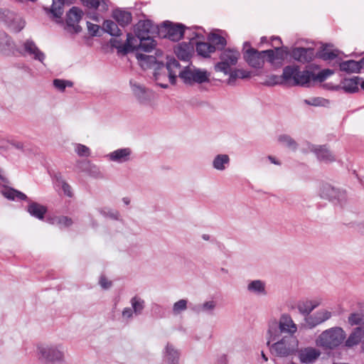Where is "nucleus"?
<instances>
[{"label":"nucleus","mask_w":364,"mask_h":364,"mask_svg":"<svg viewBox=\"0 0 364 364\" xmlns=\"http://www.w3.org/2000/svg\"><path fill=\"white\" fill-rule=\"evenodd\" d=\"M298 326L290 314L283 313L279 320L275 318H270L267 322V345L269 346L272 341H276L282 335L296 336Z\"/></svg>","instance_id":"nucleus-1"},{"label":"nucleus","mask_w":364,"mask_h":364,"mask_svg":"<svg viewBox=\"0 0 364 364\" xmlns=\"http://www.w3.org/2000/svg\"><path fill=\"white\" fill-rule=\"evenodd\" d=\"M36 355L43 364L66 363V348L63 343H38L36 346Z\"/></svg>","instance_id":"nucleus-2"},{"label":"nucleus","mask_w":364,"mask_h":364,"mask_svg":"<svg viewBox=\"0 0 364 364\" xmlns=\"http://www.w3.org/2000/svg\"><path fill=\"white\" fill-rule=\"evenodd\" d=\"M272 354L277 357L286 358L294 354L299 347L296 336L282 335L268 346Z\"/></svg>","instance_id":"nucleus-3"},{"label":"nucleus","mask_w":364,"mask_h":364,"mask_svg":"<svg viewBox=\"0 0 364 364\" xmlns=\"http://www.w3.org/2000/svg\"><path fill=\"white\" fill-rule=\"evenodd\" d=\"M346 338V333L341 327H332L323 331L316 339L317 346L324 349H333Z\"/></svg>","instance_id":"nucleus-4"},{"label":"nucleus","mask_w":364,"mask_h":364,"mask_svg":"<svg viewBox=\"0 0 364 364\" xmlns=\"http://www.w3.org/2000/svg\"><path fill=\"white\" fill-rule=\"evenodd\" d=\"M0 22L11 32L18 33L26 26L24 18L15 11L0 6Z\"/></svg>","instance_id":"nucleus-5"},{"label":"nucleus","mask_w":364,"mask_h":364,"mask_svg":"<svg viewBox=\"0 0 364 364\" xmlns=\"http://www.w3.org/2000/svg\"><path fill=\"white\" fill-rule=\"evenodd\" d=\"M282 77L288 82H292L294 85H307L312 80H314L313 73L309 70H299L298 66L289 65L284 68Z\"/></svg>","instance_id":"nucleus-6"},{"label":"nucleus","mask_w":364,"mask_h":364,"mask_svg":"<svg viewBox=\"0 0 364 364\" xmlns=\"http://www.w3.org/2000/svg\"><path fill=\"white\" fill-rule=\"evenodd\" d=\"M15 52L23 57L30 58L44 65L46 54L31 38H27L16 46Z\"/></svg>","instance_id":"nucleus-7"},{"label":"nucleus","mask_w":364,"mask_h":364,"mask_svg":"<svg viewBox=\"0 0 364 364\" xmlns=\"http://www.w3.org/2000/svg\"><path fill=\"white\" fill-rule=\"evenodd\" d=\"M179 77L185 84L192 85L209 82L210 73L204 69L186 67L179 73Z\"/></svg>","instance_id":"nucleus-8"},{"label":"nucleus","mask_w":364,"mask_h":364,"mask_svg":"<svg viewBox=\"0 0 364 364\" xmlns=\"http://www.w3.org/2000/svg\"><path fill=\"white\" fill-rule=\"evenodd\" d=\"M136 58L139 61L140 66L143 69L153 68L154 70V75L155 77V80L157 81V84L160 87L163 88L168 87L167 84H164L159 82L161 79V74L159 73V71L161 69H164V62L162 60L157 59V58L155 56L149 55L139 53H136Z\"/></svg>","instance_id":"nucleus-9"},{"label":"nucleus","mask_w":364,"mask_h":364,"mask_svg":"<svg viewBox=\"0 0 364 364\" xmlns=\"http://www.w3.org/2000/svg\"><path fill=\"white\" fill-rule=\"evenodd\" d=\"M244 58L249 65L255 68H259L262 67L265 58L270 63H273L274 53L272 50L258 52L254 48H249L244 52Z\"/></svg>","instance_id":"nucleus-10"},{"label":"nucleus","mask_w":364,"mask_h":364,"mask_svg":"<svg viewBox=\"0 0 364 364\" xmlns=\"http://www.w3.org/2000/svg\"><path fill=\"white\" fill-rule=\"evenodd\" d=\"M240 56V54L238 50L234 49L224 50L220 54V61L215 65V71L223 73H229L230 68L237 64Z\"/></svg>","instance_id":"nucleus-11"},{"label":"nucleus","mask_w":364,"mask_h":364,"mask_svg":"<svg viewBox=\"0 0 364 364\" xmlns=\"http://www.w3.org/2000/svg\"><path fill=\"white\" fill-rule=\"evenodd\" d=\"M159 33L163 35L164 37L172 41H178L183 36V26L179 23L174 24L170 21H166L161 26Z\"/></svg>","instance_id":"nucleus-12"},{"label":"nucleus","mask_w":364,"mask_h":364,"mask_svg":"<svg viewBox=\"0 0 364 364\" xmlns=\"http://www.w3.org/2000/svg\"><path fill=\"white\" fill-rule=\"evenodd\" d=\"M132 156V150L129 147L117 149L105 156V158L111 162L116 164H124L130 161Z\"/></svg>","instance_id":"nucleus-13"},{"label":"nucleus","mask_w":364,"mask_h":364,"mask_svg":"<svg viewBox=\"0 0 364 364\" xmlns=\"http://www.w3.org/2000/svg\"><path fill=\"white\" fill-rule=\"evenodd\" d=\"M321 304L322 299L320 297L305 299L298 301L297 309L299 312L306 318L310 316V314Z\"/></svg>","instance_id":"nucleus-14"},{"label":"nucleus","mask_w":364,"mask_h":364,"mask_svg":"<svg viewBox=\"0 0 364 364\" xmlns=\"http://www.w3.org/2000/svg\"><path fill=\"white\" fill-rule=\"evenodd\" d=\"M331 316L332 314L331 311L326 309H321L314 314L304 318V321L309 328H313L328 320Z\"/></svg>","instance_id":"nucleus-15"},{"label":"nucleus","mask_w":364,"mask_h":364,"mask_svg":"<svg viewBox=\"0 0 364 364\" xmlns=\"http://www.w3.org/2000/svg\"><path fill=\"white\" fill-rule=\"evenodd\" d=\"M130 86L134 96L141 104H148L151 99V92L135 80H130Z\"/></svg>","instance_id":"nucleus-16"},{"label":"nucleus","mask_w":364,"mask_h":364,"mask_svg":"<svg viewBox=\"0 0 364 364\" xmlns=\"http://www.w3.org/2000/svg\"><path fill=\"white\" fill-rule=\"evenodd\" d=\"M298 351V358L301 363L311 364L315 363L321 355V351L314 347L302 348Z\"/></svg>","instance_id":"nucleus-17"},{"label":"nucleus","mask_w":364,"mask_h":364,"mask_svg":"<svg viewBox=\"0 0 364 364\" xmlns=\"http://www.w3.org/2000/svg\"><path fill=\"white\" fill-rule=\"evenodd\" d=\"M83 15L82 11L78 7L73 6L67 13L66 23L68 27L72 28L75 33H79L81 27L78 25Z\"/></svg>","instance_id":"nucleus-18"},{"label":"nucleus","mask_w":364,"mask_h":364,"mask_svg":"<svg viewBox=\"0 0 364 364\" xmlns=\"http://www.w3.org/2000/svg\"><path fill=\"white\" fill-rule=\"evenodd\" d=\"M110 42L112 46L116 48L119 53L122 54H127L134 50L137 46V39L131 33L127 34L126 43L124 44L117 39H112Z\"/></svg>","instance_id":"nucleus-19"},{"label":"nucleus","mask_w":364,"mask_h":364,"mask_svg":"<svg viewBox=\"0 0 364 364\" xmlns=\"http://www.w3.org/2000/svg\"><path fill=\"white\" fill-rule=\"evenodd\" d=\"M162 355L166 364H179L181 353L173 344L168 343L166 345Z\"/></svg>","instance_id":"nucleus-20"},{"label":"nucleus","mask_w":364,"mask_h":364,"mask_svg":"<svg viewBox=\"0 0 364 364\" xmlns=\"http://www.w3.org/2000/svg\"><path fill=\"white\" fill-rule=\"evenodd\" d=\"M246 289L248 293L256 296H265L267 295V284L261 279L249 281Z\"/></svg>","instance_id":"nucleus-21"},{"label":"nucleus","mask_w":364,"mask_h":364,"mask_svg":"<svg viewBox=\"0 0 364 364\" xmlns=\"http://www.w3.org/2000/svg\"><path fill=\"white\" fill-rule=\"evenodd\" d=\"M156 27L149 20L139 21L134 27L135 38L149 36V34L156 32Z\"/></svg>","instance_id":"nucleus-22"},{"label":"nucleus","mask_w":364,"mask_h":364,"mask_svg":"<svg viewBox=\"0 0 364 364\" xmlns=\"http://www.w3.org/2000/svg\"><path fill=\"white\" fill-rule=\"evenodd\" d=\"M194 52V46L192 43H178L174 48V53L178 59L188 62L191 58Z\"/></svg>","instance_id":"nucleus-23"},{"label":"nucleus","mask_w":364,"mask_h":364,"mask_svg":"<svg viewBox=\"0 0 364 364\" xmlns=\"http://www.w3.org/2000/svg\"><path fill=\"white\" fill-rule=\"evenodd\" d=\"M309 148L311 151L316 154V157L320 161L330 162L335 160L334 156L326 146L310 145Z\"/></svg>","instance_id":"nucleus-24"},{"label":"nucleus","mask_w":364,"mask_h":364,"mask_svg":"<svg viewBox=\"0 0 364 364\" xmlns=\"http://www.w3.org/2000/svg\"><path fill=\"white\" fill-rule=\"evenodd\" d=\"M28 201V205L26 208L27 212L33 217L43 220L47 212V208L38 203L32 201L31 200H26Z\"/></svg>","instance_id":"nucleus-25"},{"label":"nucleus","mask_w":364,"mask_h":364,"mask_svg":"<svg viewBox=\"0 0 364 364\" xmlns=\"http://www.w3.org/2000/svg\"><path fill=\"white\" fill-rule=\"evenodd\" d=\"M313 49L304 48H295L291 52V57L301 63L310 62L313 58Z\"/></svg>","instance_id":"nucleus-26"},{"label":"nucleus","mask_w":364,"mask_h":364,"mask_svg":"<svg viewBox=\"0 0 364 364\" xmlns=\"http://www.w3.org/2000/svg\"><path fill=\"white\" fill-rule=\"evenodd\" d=\"M166 70L168 73L170 82L174 85L176 82L177 76L179 77V73L181 72L179 63L173 57H167Z\"/></svg>","instance_id":"nucleus-27"},{"label":"nucleus","mask_w":364,"mask_h":364,"mask_svg":"<svg viewBox=\"0 0 364 364\" xmlns=\"http://www.w3.org/2000/svg\"><path fill=\"white\" fill-rule=\"evenodd\" d=\"M336 63L339 65L341 71L347 73H359L362 69L361 60L359 61L353 60L341 61V60H336Z\"/></svg>","instance_id":"nucleus-28"},{"label":"nucleus","mask_w":364,"mask_h":364,"mask_svg":"<svg viewBox=\"0 0 364 364\" xmlns=\"http://www.w3.org/2000/svg\"><path fill=\"white\" fill-rule=\"evenodd\" d=\"M16 46L12 38L6 32L0 31V53H15Z\"/></svg>","instance_id":"nucleus-29"},{"label":"nucleus","mask_w":364,"mask_h":364,"mask_svg":"<svg viewBox=\"0 0 364 364\" xmlns=\"http://www.w3.org/2000/svg\"><path fill=\"white\" fill-rule=\"evenodd\" d=\"M360 80L361 78L359 77L345 78L341 81V86L346 92H355L358 90V85Z\"/></svg>","instance_id":"nucleus-30"},{"label":"nucleus","mask_w":364,"mask_h":364,"mask_svg":"<svg viewBox=\"0 0 364 364\" xmlns=\"http://www.w3.org/2000/svg\"><path fill=\"white\" fill-rule=\"evenodd\" d=\"M364 337V328L362 327L355 328L346 341L347 347H353L358 345Z\"/></svg>","instance_id":"nucleus-31"},{"label":"nucleus","mask_w":364,"mask_h":364,"mask_svg":"<svg viewBox=\"0 0 364 364\" xmlns=\"http://www.w3.org/2000/svg\"><path fill=\"white\" fill-rule=\"evenodd\" d=\"M47 222L51 225H56L60 228L70 227L73 224L71 218L63 215H53L47 218Z\"/></svg>","instance_id":"nucleus-32"},{"label":"nucleus","mask_w":364,"mask_h":364,"mask_svg":"<svg viewBox=\"0 0 364 364\" xmlns=\"http://www.w3.org/2000/svg\"><path fill=\"white\" fill-rule=\"evenodd\" d=\"M230 161L228 154H218L214 157L212 165L214 169L223 171L229 166Z\"/></svg>","instance_id":"nucleus-33"},{"label":"nucleus","mask_w":364,"mask_h":364,"mask_svg":"<svg viewBox=\"0 0 364 364\" xmlns=\"http://www.w3.org/2000/svg\"><path fill=\"white\" fill-rule=\"evenodd\" d=\"M137 39V46L136 49L141 50L145 52L151 51L156 46V41L150 36L144 38H136Z\"/></svg>","instance_id":"nucleus-34"},{"label":"nucleus","mask_w":364,"mask_h":364,"mask_svg":"<svg viewBox=\"0 0 364 364\" xmlns=\"http://www.w3.org/2000/svg\"><path fill=\"white\" fill-rule=\"evenodd\" d=\"M2 195L11 200H26L28 199L26 194L16 189L6 187L1 190Z\"/></svg>","instance_id":"nucleus-35"},{"label":"nucleus","mask_w":364,"mask_h":364,"mask_svg":"<svg viewBox=\"0 0 364 364\" xmlns=\"http://www.w3.org/2000/svg\"><path fill=\"white\" fill-rule=\"evenodd\" d=\"M112 17L122 26L128 25L132 21V14L128 11L120 9L114 10L112 14Z\"/></svg>","instance_id":"nucleus-36"},{"label":"nucleus","mask_w":364,"mask_h":364,"mask_svg":"<svg viewBox=\"0 0 364 364\" xmlns=\"http://www.w3.org/2000/svg\"><path fill=\"white\" fill-rule=\"evenodd\" d=\"M196 52L198 55L203 58H209L215 51V47L209 43L200 42L196 44Z\"/></svg>","instance_id":"nucleus-37"},{"label":"nucleus","mask_w":364,"mask_h":364,"mask_svg":"<svg viewBox=\"0 0 364 364\" xmlns=\"http://www.w3.org/2000/svg\"><path fill=\"white\" fill-rule=\"evenodd\" d=\"M320 196L323 198L333 200L338 198V191L331 185L325 183L320 188Z\"/></svg>","instance_id":"nucleus-38"},{"label":"nucleus","mask_w":364,"mask_h":364,"mask_svg":"<svg viewBox=\"0 0 364 364\" xmlns=\"http://www.w3.org/2000/svg\"><path fill=\"white\" fill-rule=\"evenodd\" d=\"M83 4L90 8L105 12L108 9V0H82Z\"/></svg>","instance_id":"nucleus-39"},{"label":"nucleus","mask_w":364,"mask_h":364,"mask_svg":"<svg viewBox=\"0 0 364 364\" xmlns=\"http://www.w3.org/2000/svg\"><path fill=\"white\" fill-rule=\"evenodd\" d=\"M130 304L133 312L135 313V316H139L142 314L145 308V301L139 296H133L130 300Z\"/></svg>","instance_id":"nucleus-40"},{"label":"nucleus","mask_w":364,"mask_h":364,"mask_svg":"<svg viewBox=\"0 0 364 364\" xmlns=\"http://www.w3.org/2000/svg\"><path fill=\"white\" fill-rule=\"evenodd\" d=\"M217 306V302L214 300L205 301L196 307V311L198 313H205L213 314Z\"/></svg>","instance_id":"nucleus-41"},{"label":"nucleus","mask_w":364,"mask_h":364,"mask_svg":"<svg viewBox=\"0 0 364 364\" xmlns=\"http://www.w3.org/2000/svg\"><path fill=\"white\" fill-rule=\"evenodd\" d=\"M64 0H53L50 12L54 18H60L63 14Z\"/></svg>","instance_id":"nucleus-42"},{"label":"nucleus","mask_w":364,"mask_h":364,"mask_svg":"<svg viewBox=\"0 0 364 364\" xmlns=\"http://www.w3.org/2000/svg\"><path fill=\"white\" fill-rule=\"evenodd\" d=\"M103 28L105 32L112 36H118L121 35V31L118 26L111 20H106L104 21Z\"/></svg>","instance_id":"nucleus-43"},{"label":"nucleus","mask_w":364,"mask_h":364,"mask_svg":"<svg viewBox=\"0 0 364 364\" xmlns=\"http://www.w3.org/2000/svg\"><path fill=\"white\" fill-rule=\"evenodd\" d=\"M277 141L280 144L285 146L291 150H295L297 147V144L295 140L288 134H283L279 135Z\"/></svg>","instance_id":"nucleus-44"},{"label":"nucleus","mask_w":364,"mask_h":364,"mask_svg":"<svg viewBox=\"0 0 364 364\" xmlns=\"http://www.w3.org/2000/svg\"><path fill=\"white\" fill-rule=\"evenodd\" d=\"M75 153L80 157H89L91 155L90 149L82 144H73Z\"/></svg>","instance_id":"nucleus-45"},{"label":"nucleus","mask_w":364,"mask_h":364,"mask_svg":"<svg viewBox=\"0 0 364 364\" xmlns=\"http://www.w3.org/2000/svg\"><path fill=\"white\" fill-rule=\"evenodd\" d=\"M304 103L315 107H328L330 105L328 100L320 97L304 100Z\"/></svg>","instance_id":"nucleus-46"},{"label":"nucleus","mask_w":364,"mask_h":364,"mask_svg":"<svg viewBox=\"0 0 364 364\" xmlns=\"http://www.w3.org/2000/svg\"><path fill=\"white\" fill-rule=\"evenodd\" d=\"M338 50H331L328 47L323 48L319 54L320 58L324 60H331L334 59H336V60H339L338 58Z\"/></svg>","instance_id":"nucleus-47"},{"label":"nucleus","mask_w":364,"mask_h":364,"mask_svg":"<svg viewBox=\"0 0 364 364\" xmlns=\"http://www.w3.org/2000/svg\"><path fill=\"white\" fill-rule=\"evenodd\" d=\"M188 300L180 299L175 302L172 307V313L173 315L177 316L187 309Z\"/></svg>","instance_id":"nucleus-48"},{"label":"nucleus","mask_w":364,"mask_h":364,"mask_svg":"<svg viewBox=\"0 0 364 364\" xmlns=\"http://www.w3.org/2000/svg\"><path fill=\"white\" fill-rule=\"evenodd\" d=\"M99 212L104 217L109 218L112 220H119L120 216L119 213L117 210L107 207L100 208Z\"/></svg>","instance_id":"nucleus-49"},{"label":"nucleus","mask_w":364,"mask_h":364,"mask_svg":"<svg viewBox=\"0 0 364 364\" xmlns=\"http://www.w3.org/2000/svg\"><path fill=\"white\" fill-rule=\"evenodd\" d=\"M73 85V82L70 80L62 79H55L53 80V86L60 92H63L67 87H71Z\"/></svg>","instance_id":"nucleus-50"},{"label":"nucleus","mask_w":364,"mask_h":364,"mask_svg":"<svg viewBox=\"0 0 364 364\" xmlns=\"http://www.w3.org/2000/svg\"><path fill=\"white\" fill-rule=\"evenodd\" d=\"M208 40L219 47H224L226 45L225 38L217 33H211L208 37Z\"/></svg>","instance_id":"nucleus-51"},{"label":"nucleus","mask_w":364,"mask_h":364,"mask_svg":"<svg viewBox=\"0 0 364 364\" xmlns=\"http://www.w3.org/2000/svg\"><path fill=\"white\" fill-rule=\"evenodd\" d=\"M56 181H57V185L62 188L64 194L68 196V197H71L72 191H71V187L70 186V185L68 183H67L62 178L61 176H56Z\"/></svg>","instance_id":"nucleus-52"},{"label":"nucleus","mask_w":364,"mask_h":364,"mask_svg":"<svg viewBox=\"0 0 364 364\" xmlns=\"http://www.w3.org/2000/svg\"><path fill=\"white\" fill-rule=\"evenodd\" d=\"M135 313L133 312L131 307H125L122 311L121 320L122 322L129 323L133 319Z\"/></svg>","instance_id":"nucleus-53"},{"label":"nucleus","mask_w":364,"mask_h":364,"mask_svg":"<svg viewBox=\"0 0 364 364\" xmlns=\"http://www.w3.org/2000/svg\"><path fill=\"white\" fill-rule=\"evenodd\" d=\"M272 50L274 53V60H284L288 54V48L287 47L282 48H276L275 50Z\"/></svg>","instance_id":"nucleus-54"},{"label":"nucleus","mask_w":364,"mask_h":364,"mask_svg":"<svg viewBox=\"0 0 364 364\" xmlns=\"http://www.w3.org/2000/svg\"><path fill=\"white\" fill-rule=\"evenodd\" d=\"M226 75H229V78L228 79V84L230 85H232L235 83L236 79L239 78V75L237 73V69L230 68V72L227 73H224Z\"/></svg>","instance_id":"nucleus-55"},{"label":"nucleus","mask_w":364,"mask_h":364,"mask_svg":"<svg viewBox=\"0 0 364 364\" xmlns=\"http://www.w3.org/2000/svg\"><path fill=\"white\" fill-rule=\"evenodd\" d=\"M362 321V316L360 314H352L348 317V323L351 326L360 324Z\"/></svg>","instance_id":"nucleus-56"},{"label":"nucleus","mask_w":364,"mask_h":364,"mask_svg":"<svg viewBox=\"0 0 364 364\" xmlns=\"http://www.w3.org/2000/svg\"><path fill=\"white\" fill-rule=\"evenodd\" d=\"M334 72L330 69H325L319 72L316 76V79L319 81H323L329 76L332 75Z\"/></svg>","instance_id":"nucleus-57"},{"label":"nucleus","mask_w":364,"mask_h":364,"mask_svg":"<svg viewBox=\"0 0 364 364\" xmlns=\"http://www.w3.org/2000/svg\"><path fill=\"white\" fill-rule=\"evenodd\" d=\"M87 30L92 36H96L99 31L100 26L97 24H94L90 22H87Z\"/></svg>","instance_id":"nucleus-58"},{"label":"nucleus","mask_w":364,"mask_h":364,"mask_svg":"<svg viewBox=\"0 0 364 364\" xmlns=\"http://www.w3.org/2000/svg\"><path fill=\"white\" fill-rule=\"evenodd\" d=\"M99 283L101 287L105 289H109L112 285V282L104 276L100 277Z\"/></svg>","instance_id":"nucleus-59"},{"label":"nucleus","mask_w":364,"mask_h":364,"mask_svg":"<svg viewBox=\"0 0 364 364\" xmlns=\"http://www.w3.org/2000/svg\"><path fill=\"white\" fill-rule=\"evenodd\" d=\"M239 78L245 79L250 77V73L243 69H237Z\"/></svg>","instance_id":"nucleus-60"},{"label":"nucleus","mask_w":364,"mask_h":364,"mask_svg":"<svg viewBox=\"0 0 364 364\" xmlns=\"http://www.w3.org/2000/svg\"><path fill=\"white\" fill-rule=\"evenodd\" d=\"M89 17L96 22H100V16L95 13H94L92 14H90Z\"/></svg>","instance_id":"nucleus-61"},{"label":"nucleus","mask_w":364,"mask_h":364,"mask_svg":"<svg viewBox=\"0 0 364 364\" xmlns=\"http://www.w3.org/2000/svg\"><path fill=\"white\" fill-rule=\"evenodd\" d=\"M12 144L18 149H22L23 147V144L21 142L12 143Z\"/></svg>","instance_id":"nucleus-62"},{"label":"nucleus","mask_w":364,"mask_h":364,"mask_svg":"<svg viewBox=\"0 0 364 364\" xmlns=\"http://www.w3.org/2000/svg\"><path fill=\"white\" fill-rule=\"evenodd\" d=\"M122 202L124 205H128L130 203V199L128 197H124L122 198Z\"/></svg>","instance_id":"nucleus-63"},{"label":"nucleus","mask_w":364,"mask_h":364,"mask_svg":"<svg viewBox=\"0 0 364 364\" xmlns=\"http://www.w3.org/2000/svg\"><path fill=\"white\" fill-rule=\"evenodd\" d=\"M274 80V84H278L279 82V77L275 75L272 76L271 77Z\"/></svg>","instance_id":"nucleus-64"}]
</instances>
